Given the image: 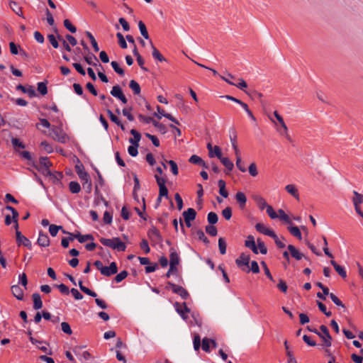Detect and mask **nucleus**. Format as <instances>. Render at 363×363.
<instances>
[{
  "label": "nucleus",
  "mask_w": 363,
  "mask_h": 363,
  "mask_svg": "<svg viewBox=\"0 0 363 363\" xmlns=\"http://www.w3.org/2000/svg\"><path fill=\"white\" fill-rule=\"evenodd\" d=\"M61 329L65 333H66L67 335H72V333L71 327H70L69 324L67 322H62L61 323Z\"/></svg>",
  "instance_id": "52"
},
{
  "label": "nucleus",
  "mask_w": 363,
  "mask_h": 363,
  "mask_svg": "<svg viewBox=\"0 0 363 363\" xmlns=\"http://www.w3.org/2000/svg\"><path fill=\"white\" fill-rule=\"evenodd\" d=\"M218 160L223 164V166H225L226 169V174H228L233 169L234 164L228 157H223L222 155L220 158H218Z\"/></svg>",
  "instance_id": "13"
},
{
  "label": "nucleus",
  "mask_w": 363,
  "mask_h": 363,
  "mask_svg": "<svg viewBox=\"0 0 363 363\" xmlns=\"http://www.w3.org/2000/svg\"><path fill=\"white\" fill-rule=\"evenodd\" d=\"M278 217L283 221L286 223L291 224V220L289 216L285 213L284 211L282 209H279L278 211Z\"/></svg>",
  "instance_id": "40"
},
{
  "label": "nucleus",
  "mask_w": 363,
  "mask_h": 363,
  "mask_svg": "<svg viewBox=\"0 0 363 363\" xmlns=\"http://www.w3.org/2000/svg\"><path fill=\"white\" fill-rule=\"evenodd\" d=\"M211 341V339H208L207 337L203 338L202 340V349L206 352L210 351Z\"/></svg>",
  "instance_id": "54"
},
{
  "label": "nucleus",
  "mask_w": 363,
  "mask_h": 363,
  "mask_svg": "<svg viewBox=\"0 0 363 363\" xmlns=\"http://www.w3.org/2000/svg\"><path fill=\"white\" fill-rule=\"evenodd\" d=\"M184 220H194L196 216V211L192 208H189L182 213Z\"/></svg>",
  "instance_id": "19"
},
{
  "label": "nucleus",
  "mask_w": 363,
  "mask_h": 363,
  "mask_svg": "<svg viewBox=\"0 0 363 363\" xmlns=\"http://www.w3.org/2000/svg\"><path fill=\"white\" fill-rule=\"evenodd\" d=\"M286 191L297 200H299L298 189L294 184H288L285 186Z\"/></svg>",
  "instance_id": "24"
},
{
  "label": "nucleus",
  "mask_w": 363,
  "mask_h": 363,
  "mask_svg": "<svg viewBox=\"0 0 363 363\" xmlns=\"http://www.w3.org/2000/svg\"><path fill=\"white\" fill-rule=\"evenodd\" d=\"M320 335L323 337H320L323 342L322 345L329 347L332 345V337L329 333V330L325 325H321L320 327Z\"/></svg>",
  "instance_id": "3"
},
{
  "label": "nucleus",
  "mask_w": 363,
  "mask_h": 363,
  "mask_svg": "<svg viewBox=\"0 0 363 363\" xmlns=\"http://www.w3.org/2000/svg\"><path fill=\"white\" fill-rule=\"evenodd\" d=\"M16 242L18 245H23L25 247H28L29 250L32 249V244L31 242L19 230H16Z\"/></svg>",
  "instance_id": "6"
},
{
  "label": "nucleus",
  "mask_w": 363,
  "mask_h": 363,
  "mask_svg": "<svg viewBox=\"0 0 363 363\" xmlns=\"http://www.w3.org/2000/svg\"><path fill=\"white\" fill-rule=\"evenodd\" d=\"M330 264L333 266L335 270L337 272V274L343 279L346 278L347 273L345 268L340 265H339L335 261L331 260Z\"/></svg>",
  "instance_id": "20"
},
{
  "label": "nucleus",
  "mask_w": 363,
  "mask_h": 363,
  "mask_svg": "<svg viewBox=\"0 0 363 363\" xmlns=\"http://www.w3.org/2000/svg\"><path fill=\"white\" fill-rule=\"evenodd\" d=\"M175 309L177 312L182 316L184 320L187 319V315L185 313H189L190 309L187 307L186 303H183L180 304L179 303H175L174 304Z\"/></svg>",
  "instance_id": "9"
},
{
  "label": "nucleus",
  "mask_w": 363,
  "mask_h": 363,
  "mask_svg": "<svg viewBox=\"0 0 363 363\" xmlns=\"http://www.w3.org/2000/svg\"><path fill=\"white\" fill-rule=\"evenodd\" d=\"M249 173L252 177H256L258 174V171L257 169V165L255 162L250 164L248 168Z\"/></svg>",
  "instance_id": "56"
},
{
  "label": "nucleus",
  "mask_w": 363,
  "mask_h": 363,
  "mask_svg": "<svg viewBox=\"0 0 363 363\" xmlns=\"http://www.w3.org/2000/svg\"><path fill=\"white\" fill-rule=\"evenodd\" d=\"M222 215L226 220H230L232 217V209L230 207H226L222 211Z\"/></svg>",
  "instance_id": "61"
},
{
  "label": "nucleus",
  "mask_w": 363,
  "mask_h": 363,
  "mask_svg": "<svg viewBox=\"0 0 363 363\" xmlns=\"http://www.w3.org/2000/svg\"><path fill=\"white\" fill-rule=\"evenodd\" d=\"M69 191L72 194H77L81 191V186L77 182L72 181L69 184Z\"/></svg>",
  "instance_id": "32"
},
{
  "label": "nucleus",
  "mask_w": 363,
  "mask_h": 363,
  "mask_svg": "<svg viewBox=\"0 0 363 363\" xmlns=\"http://www.w3.org/2000/svg\"><path fill=\"white\" fill-rule=\"evenodd\" d=\"M76 172L79 177V179L83 182L84 180H87L90 177L86 172H85L84 168L82 164L76 165L75 167Z\"/></svg>",
  "instance_id": "18"
},
{
  "label": "nucleus",
  "mask_w": 363,
  "mask_h": 363,
  "mask_svg": "<svg viewBox=\"0 0 363 363\" xmlns=\"http://www.w3.org/2000/svg\"><path fill=\"white\" fill-rule=\"evenodd\" d=\"M32 298L33 301V308L35 310L40 309L43 307L40 295L38 293H35L32 295Z\"/></svg>",
  "instance_id": "21"
},
{
  "label": "nucleus",
  "mask_w": 363,
  "mask_h": 363,
  "mask_svg": "<svg viewBox=\"0 0 363 363\" xmlns=\"http://www.w3.org/2000/svg\"><path fill=\"white\" fill-rule=\"evenodd\" d=\"M74 238H77L80 243H84L86 240H93L94 237L91 234L81 235L80 233L74 235Z\"/></svg>",
  "instance_id": "26"
},
{
  "label": "nucleus",
  "mask_w": 363,
  "mask_h": 363,
  "mask_svg": "<svg viewBox=\"0 0 363 363\" xmlns=\"http://www.w3.org/2000/svg\"><path fill=\"white\" fill-rule=\"evenodd\" d=\"M38 91L42 94L45 95L48 93V88L46 82H38Z\"/></svg>",
  "instance_id": "48"
},
{
  "label": "nucleus",
  "mask_w": 363,
  "mask_h": 363,
  "mask_svg": "<svg viewBox=\"0 0 363 363\" xmlns=\"http://www.w3.org/2000/svg\"><path fill=\"white\" fill-rule=\"evenodd\" d=\"M62 233L65 234H69V235H71V237L63 238L62 239V242H61L62 246L65 248H67L69 246V240L72 241L74 239V234L68 233V232L65 231V230H62Z\"/></svg>",
  "instance_id": "33"
},
{
  "label": "nucleus",
  "mask_w": 363,
  "mask_h": 363,
  "mask_svg": "<svg viewBox=\"0 0 363 363\" xmlns=\"http://www.w3.org/2000/svg\"><path fill=\"white\" fill-rule=\"evenodd\" d=\"M130 133L133 135V138H129V143L132 145H139V142L141 139L140 133L135 129H132Z\"/></svg>",
  "instance_id": "22"
},
{
  "label": "nucleus",
  "mask_w": 363,
  "mask_h": 363,
  "mask_svg": "<svg viewBox=\"0 0 363 363\" xmlns=\"http://www.w3.org/2000/svg\"><path fill=\"white\" fill-rule=\"evenodd\" d=\"M118 272V267L116 262H112L108 267L104 266L101 274L106 277H111Z\"/></svg>",
  "instance_id": "7"
},
{
  "label": "nucleus",
  "mask_w": 363,
  "mask_h": 363,
  "mask_svg": "<svg viewBox=\"0 0 363 363\" xmlns=\"http://www.w3.org/2000/svg\"><path fill=\"white\" fill-rule=\"evenodd\" d=\"M63 230L62 226L56 225L54 224H52L49 227V232L50 235L53 237L56 236L59 230Z\"/></svg>",
  "instance_id": "44"
},
{
  "label": "nucleus",
  "mask_w": 363,
  "mask_h": 363,
  "mask_svg": "<svg viewBox=\"0 0 363 363\" xmlns=\"http://www.w3.org/2000/svg\"><path fill=\"white\" fill-rule=\"evenodd\" d=\"M139 145H132L128 147V152L132 157H135L138 155V147Z\"/></svg>",
  "instance_id": "59"
},
{
  "label": "nucleus",
  "mask_w": 363,
  "mask_h": 363,
  "mask_svg": "<svg viewBox=\"0 0 363 363\" xmlns=\"http://www.w3.org/2000/svg\"><path fill=\"white\" fill-rule=\"evenodd\" d=\"M235 199L238 203L239 204V207L241 209H243L245 207L247 198L243 192L238 191L235 194Z\"/></svg>",
  "instance_id": "17"
},
{
  "label": "nucleus",
  "mask_w": 363,
  "mask_h": 363,
  "mask_svg": "<svg viewBox=\"0 0 363 363\" xmlns=\"http://www.w3.org/2000/svg\"><path fill=\"white\" fill-rule=\"evenodd\" d=\"M207 219H208V222L210 223V225H214L218 222V217L216 213L210 212L208 214Z\"/></svg>",
  "instance_id": "42"
},
{
  "label": "nucleus",
  "mask_w": 363,
  "mask_h": 363,
  "mask_svg": "<svg viewBox=\"0 0 363 363\" xmlns=\"http://www.w3.org/2000/svg\"><path fill=\"white\" fill-rule=\"evenodd\" d=\"M153 125L157 128L161 133H166V127L164 125L159 123L158 121L153 120L152 123Z\"/></svg>",
  "instance_id": "63"
},
{
  "label": "nucleus",
  "mask_w": 363,
  "mask_h": 363,
  "mask_svg": "<svg viewBox=\"0 0 363 363\" xmlns=\"http://www.w3.org/2000/svg\"><path fill=\"white\" fill-rule=\"evenodd\" d=\"M234 86H237L238 89L242 90L247 94L250 95V94L245 90V89L247 87V84L243 79H239V82L238 84H235Z\"/></svg>",
  "instance_id": "46"
},
{
  "label": "nucleus",
  "mask_w": 363,
  "mask_h": 363,
  "mask_svg": "<svg viewBox=\"0 0 363 363\" xmlns=\"http://www.w3.org/2000/svg\"><path fill=\"white\" fill-rule=\"evenodd\" d=\"M128 275V272L125 270H123L115 277L114 280L116 283H119V282L122 281L123 279H125Z\"/></svg>",
  "instance_id": "45"
},
{
  "label": "nucleus",
  "mask_w": 363,
  "mask_h": 363,
  "mask_svg": "<svg viewBox=\"0 0 363 363\" xmlns=\"http://www.w3.org/2000/svg\"><path fill=\"white\" fill-rule=\"evenodd\" d=\"M206 232L211 236H216L218 233L217 228L213 225L206 226Z\"/></svg>",
  "instance_id": "51"
},
{
  "label": "nucleus",
  "mask_w": 363,
  "mask_h": 363,
  "mask_svg": "<svg viewBox=\"0 0 363 363\" xmlns=\"http://www.w3.org/2000/svg\"><path fill=\"white\" fill-rule=\"evenodd\" d=\"M86 35L90 40V42L91 43V45L94 50L95 52H98L99 50V48L98 45V43L96 40H95L94 35L89 31H86Z\"/></svg>",
  "instance_id": "38"
},
{
  "label": "nucleus",
  "mask_w": 363,
  "mask_h": 363,
  "mask_svg": "<svg viewBox=\"0 0 363 363\" xmlns=\"http://www.w3.org/2000/svg\"><path fill=\"white\" fill-rule=\"evenodd\" d=\"M37 243L40 247H48L50 245V238L47 234L40 232Z\"/></svg>",
  "instance_id": "16"
},
{
  "label": "nucleus",
  "mask_w": 363,
  "mask_h": 363,
  "mask_svg": "<svg viewBox=\"0 0 363 363\" xmlns=\"http://www.w3.org/2000/svg\"><path fill=\"white\" fill-rule=\"evenodd\" d=\"M111 65V67H113V69H114V71L116 73H118L121 76L124 75V70L119 67V65H118V63L117 62L112 61Z\"/></svg>",
  "instance_id": "49"
},
{
  "label": "nucleus",
  "mask_w": 363,
  "mask_h": 363,
  "mask_svg": "<svg viewBox=\"0 0 363 363\" xmlns=\"http://www.w3.org/2000/svg\"><path fill=\"white\" fill-rule=\"evenodd\" d=\"M218 247L221 255H224L226 252V242L223 238L218 239Z\"/></svg>",
  "instance_id": "43"
},
{
  "label": "nucleus",
  "mask_w": 363,
  "mask_h": 363,
  "mask_svg": "<svg viewBox=\"0 0 363 363\" xmlns=\"http://www.w3.org/2000/svg\"><path fill=\"white\" fill-rule=\"evenodd\" d=\"M353 197L352 198V202L353 205H361L363 203V194L353 191Z\"/></svg>",
  "instance_id": "23"
},
{
  "label": "nucleus",
  "mask_w": 363,
  "mask_h": 363,
  "mask_svg": "<svg viewBox=\"0 0 363 363\" xmlns=\"http://www.w3.org/2000/svg\"><path fill=\"white\" fill-rule=\"evenodd\" d=\"M9 6L12 9V11H14L18 16L24 18L22 13V9L21 7L18 6L16 2L11 1L9 2Z\"/></svg>",
  "instance_id": "29"
},
{
  "label": "nucleus",
  "mask_w": 363,
  "mask_h": 363,
  "mask_svg": "<svg viewBox=\"0 0 363 363\" xmlns=\"http://www.w3.org/2000/svg\"><path fill=\"white\" fill-rule=\"evenodd\" d=\"M288 230L292 235L297 238L298 240H301L302 239L301 231L297 226L288 227Z\"/></svg>",
  "instance_id": "35"
},
{
  "label": "nucleus",
  "mask_w": 363,
  "mask_h": 363,
  "mask_svg": "<svg viewBox=\"0 0 363 363\" xmlns=\"http://www.w3.org/2000/svg\"><path fill=\"white\" fill-rule=\"evenodd\" d=\"M255 228L259 233H262L265 235H268L271 238L276 237L275 233L272 230L267 228L263 223H257L255 225Z\"/></svg>",
  "instance_id": "10"
},
{
  "label": "nucleus",
  "mask_w": 363,
  "mask_h": 363,
  "mask_svg": "<svg viewBox=\"0 0 363 363\" xmlns=\"http://www.w3.org/2000/svg\"><path fill=\"white\" fill-rule=\"evenodd\" d=\"M330 298H331V300L333 301V302L338 306H341L342 308H345V305L342 303V302L338 298L337 296H336L333 293H330Z\"/></svg>",
  "instance_id": "58"
},
{
  "label": "nucleus",
  "mask_w": 363,
  "mask_h": 363,
  "mask_svg": "<svg viewBox=\"0 0 363 363\" xmlns=\"http://www.w3.org/2000/svg\"><path fill=\"white\" fill-rule=\"evenodd\" d=\"M150 45L152 48V57L155 59H156L160 62L165 61V58L160 54V52L158 51V50L154 46L152 41H150Z\"/></svg>",
  "instance_id": "31"
},
{
  "label": "nucleus",
  "mask_w": 363,
  "mask_h": 363,
  "mask_svg": "<svg viewBox=\"0 0 363 363\" xmlns=\"http://www.w3.org/2000/svg\"><path fill=\"white\" fill-rule=\"evenodd\" d=\"M288 250L289 251L290 255L292 257L295 258L297 260H300L302 258L306 257L304 256V255L301 252H300L294 245H288Z\"/></svg>",
  "instance_id": "14"
},
{
  "label": "nucleus",
  "mask_w": 363,
  "mask_h": 363,
  "mask_svg": "<svg viewBox=\"0 0 363 363\" xmlns=\"http://www.w3.org/2000/svg\"><path fill=\"white\" fill-rule=\"evenodd\" d=\"M13 147L16 152H18L20 149H24L26 147L23 142H21L17 138H12L11 140Z\"/></svg>",
  "instance_id": "25"
},
{
  "label": "nucleus",
  "mask_w": 363,
  "mask_h": 363,
  "mask_svg": "<svg viewBox=\"0 0 363 363\" xmlns=\"http://www.w3.org/2000/svg\"><path fill=\"white\" fill-rule=\"evenodd\" d=\"M52 133L53 134L52 138L54 140L65 143L67 141V135L60 128H55L52 129Z\"/></svg>",
  "instance_id": "8"
},
{
  "label": "nucleus",
  "mask_w": 363,
  "mask_h": 363,
  "mask_svg": "<svg viewBox=\"0 0 363 363\" xmlns=\"http://www.w3.org/2000/svg\"><path fill=\"white\" fill-rule=\"evenodd\" d=\"M64 26L69 30L71 33H74L77 31V28L75 26H74L69 20L65 19L63 22Z\"/></svg>",
  "instance_id": "50"
},
{
  "label": "nucleus",
  "mask_w": 363,
  "mask_h": 363,
  "mask_svg": "<svg viewBox=\"0 0 363 363\" xmlns=\"http://www.w3.org/2000/svg\"><path fill=\"white\" fill-rule=\"evenodd\" d=\"M12 294L18 299L23 300V290L18 285H13L11 287Z\"/></svg>",
  "instance_id": "15"
},
{
  "label": "nucleus",
  "mask_w": 363,
  "mask_h": 363,
  "mask_svg": "<svg viewBox=\"0 0 363 363\" xmlns=\"http://www.w3.org/2000/svg\"><path fill=\"white\" fill-rule=\"evenodd\" d=\"M147 235L154 243H160L162 241V237L160 231L154 226L148 230Z\"/></svg>",
  "instance_id": "5"
},
{
  "label": "nucleus",
  "mask_w": 363,
  "mask_h": 363,
  "mask_svg": "<svg viewBox=\"0 0 363 363\" xmlns=\"http://www.w3.org/2000/svg\"><path fill=\"white\" fill-rule=\"evenodd\" d=\"M257 248L259 250L260 252L262 255H266L267 253V248L265 246L264 242L259 238L257 239Z\"/></svg>",
  "instance_id": "47"
},
{
  "label": "nucleus",
  "mask_w": 363,
  "mask_h": 363,
  "mask_svg": "<svg viewBox=\"0 0 363 363\" xmlns=\"http://www.w3.org/2000/svg\"><path fill=\"white\" fill-rule=\"evenodd\" d=\"M236 167L242 172H245L247 170L245 167L242 164L240 155L236 156Z\"/></svg>",
  "instance_id": "53"
},
{
  "label": "nucleus",
  "mask_w": 363,
  "mask_h": 363,
  "mask_svg": "<svg viewBox=\"0 0 363 363\" xmlns=\"http://www.w3.org/2000/svg\"><path fill=\"white\" fill-rule=\"evenodd\" d=\"M254 199L257 202V203L258 204V206L261 210H263L264 208H267V206H269L267 203L265 199L260 196H254Z\"/></svg>",
  "instance_id": "34"
},
{
  "label": "nucleus",
  "mask_w": 363,
  "mask_h": 363,
  "mask_svg": "<svg viewBox=\"0 0 363 363\" xmlns=\"http://www.w3.org/2000/svg\"><path fill=\"white\" fill-rule=\"evenodd\" d=\"M317 305L320 311L323 312L327 317H330L332 315V313L330 311H327L325 306L323 303L317 301Z\"/></svg>",
  "instance_id": "55"
},
{
  "label": "nucleus",
  "mask_w": 363,
  "mask_h": 363,
  "mask_svg": "<svg viewBox=\"0 0 363 363\" xmlns=\"http://www.w3.org/2000/svg\"><path fill=\"white\" fill-rule=\"evenodd\" d=\"M168 164L171 167V171L174 175H177L179 173V169L177 163L173 160H169Z\"/></svg>",
  "instance_id": "60"
},
{
  "label": "nucleus",
  "mask_w": 363,
  "mask_h": 363,
  "mask_svg": "<svg viewBox=\"0 0 363 363\" xmlns=\"http://www.w3.org/2000/svg\"><path fill=\"white\" fill-rule=\"evenodd\" d=\"M167 285L172 289L174 294L179 295L183 299H187L189 294L188 291L181 286L176 285L170 281L167 282Z\"/></svg>",
  "instance_id": "4"
},
{
  "label": "nucleus",
  "mask_w": 363,
  "mask_h": 363,
  "mask_svg": "<svg viewBox=\"0 0 363 363\" xmlns=\"http://www.w3.org/2000/svg\"><path fill=\"white\" fill-rule=\"evenodd\" d=\"M219 187V193L224 198H227L228 196V192L225 189V182L223 179H220L218 182Z\"/></svg>",
  "instance_id": "28"
},
{
  "label": "nucleus",
  "mask_w": 363,
  "mask_h": 363,
  "mask_svg": "<svg viewBox=\"0 0 363 363\" xmlns=\"http://www.w3.org/2000/svg\"><path fill=\"white\" fill-rule=\"evenodd\" d=\"M33 166L44 176H52L50 167L52 166V163L49 160L48 157H40L39 163L35 164L33 162Z\"/></svg>",
  "instance_id": "1"
},
{
  "label": "nucleus",
  "mask_w": 363,
  "mask_h": 363,
  "mask_svg": "<svg viewBox=\"0 0 363 363\" xmlns=\"http://www.w3.org/2000/svg\"><path fill=\"white\" fill-rule=\"evenodd\" d=\"M123 94V93L119 85L113 86L112 90L111 91V94L117 99Z\"/></svg>",
  "instance_id": "41"
},
{
  "label": "nucleus",
  "mask_w": 363,
  "mask_h": 363,
  "mask_svg": "<svg viewBox=\"0 0 363 363\" xmlns=\"http://www.w3.org/2000/svg\"><path fill=\"white\" fill-rule=\"evenodd\" d=\"M138 27H139V29H140L141 35L145 39H149V34H148L147 30L146 28V26H145V23L142 21H139Z\"/></svg>",
  "instance_id": "39"
},
{
  "label": "nucleus",
  "mask_w": 363,
  "mask_h": 363,
  "mask_svg": "<svg viewBox=\"0 0 363 363\" xmlns=\"http://www.w3.org/2000/svg\"><path fill=\"white\" fill-rule=\"evenodd\" d=\"M40 146L46 151L48 153H51L53 152V147L50 144H49L47 141H43L40 143Z\"/></svg>",
  "instance_id": "62"
},
{
  "label": "nucleus",
  "mask_w": 363,
  "mask_h": 363,
  "mask_svg": "<svg viewBox=\"0 0 363 363\" xmlns=\"http://www.w3.org/2000/svg\"><path fill=\"white\" fill-rule=\"evenodd\" d=\"M100 242L105 246L121 252L125 251L126 248L125 243L119 238H113L112 239L101 238Z\"/></svg>",
  "instance_id": "2"
},
{
  "label": "nucleus",
  "mask_w": 363,
  "mask_h": 363,
  "mask_svg": "<svg viewBox=\"0 0 363 363\" xmlns=\"http://www.w3.org/2000/svg\"><path fill=\"white\" fill-rule=\"evenodd\" d=\"M230 142L232 144V147L235 151V156L240 155V150L238 149V147L237 145V142H236L237 135L235 133L233 136L230 135Z\"/></svg>",
  "instance_id": "37"
},
{
  "label": "nucleus",
  "mask_w": 363,
  "mask_h": 363,
  "mask_svg": "<svg viewBox=\"0 0 363 363\" xmlns=\"http://www.w3.org/2000/svg\"><path fill=\"white\" fill-rule=\"evenodd\" d=\"M179 257L178 254L175 251H172L170 253V261L169 265L174 267H177V265L179 264Z\"/></svg>",
  "instance_id": "27"
},
{
  "label": "nucleus",
  "mask_w": 363,
  "mask_h": 363,
  "mask_svg": "<svg viewBox=\"0 0 363 363\" xmlns=\"http://www.w3.org/2000/svg\"><path fill=\"white\" fill-rule=\"evenodd\" d=\"M267 213L272 219L278 218V214L274 211L271 206H267Z\"/></svg>",
  "instance_id": "64"
},
{
  "label": "nucleus",
  "mask_w": 363,
  "mask_h": 363,
  "mask_svg": "<svg viewBox=\"0 0 363 363\" xmlns=\"http://www.w3.org/2000/svg\"><path fill=\"white\" fill-rule=\"evenodd\" d=\"M196 235L198 236L199 240H202L204 243L208 244L209 240L205 235L204 233L201 230H198L196 231Z\"/></svg>",
  "instance_id": "57"
},
{
  "label": "nucleus",
  "mask_w": 363,
  "mask_h": 363,
  "mask_svg": "<svg viewBox=\"0 0 363 363\" xmlns=\"http://www.w3.org/2000/svg\"><path fill=\"white\" fill-rule=\"evenodd\" d=\"M250 260V255L242 253L240 255V257L235 260V263L239 267H242V266L248 267Z\"/></svg>",
  "instance_id": "11"
},
{
  "label": "nucleus",
  "mask_w": 363,
  "mask_h": 363,
  "mask_svg": "<svg viewBox=\"0 0 363 363\" xmlns=\"http://www.w3.org/2000/svg\"><path fill=\"white\" fill-rule=\"evenodd\" d=\"M16 89L27 94L30 97H34L36 96L35 91L32 86H24L21 84H19L16 86Z\"/></svg>",
  "instance_id": "12"
},
{
  "label": "nucleus",
  "mask_w": 363,
  "mask_h": 363,
  "mask_svg": "<svg viewBox=\"0 0 363 363\" xmlns=\"http://www.w3.org/2000/svg\"><path fill=\"white\" fill-rule=\"evenodd\" d=\"M84 58L86 62L89 65L96 66V63L94 62V61L99 62L97 57L94 54L85 55Z\"/></svg>",
  "instance_id": "36"
},
{
  "label": "nucleus",
  "mask_w": 363,
  "mask_h": 363,
  "mask_svg": "<svg viewBox=\"0 0 363 363\" xmlns=\"http://www.w3.org/2000/svg\"><path fill=\"white\" fill-rule=\"evenodd\" d=\"M129 87L133 91V94L135 95H138L140 94V84L135 80H131L129 83Z\"/></svg>",
  "instance_id": "30"
}]
</instances>
